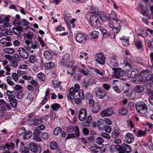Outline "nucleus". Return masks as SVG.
<instances>
[{
    "label": "nucleus",
    "mask_w": 153,
    "mask_h": 153,
    "mask_svg": "<svg viewBox=\"0 0 153 153\" xmlns=\"http://www.w3.org/2000/svg\"><path fill=\"white\" fill-rule=\"evenodd\" d=\"M113 14L115 15V17L111 18L113 21L114 23V28H113V31L115 33H118L120 29V25L121 22L117 17L116 13L114 11H113L111 13V15Z\"/></svg>",
    "instance_id": "nucleus-1"
},
{
    "label": "nucleus",
    "mask_w": 153,
    "mask_h": 153,
    "mask_svg": "<svg viewBox=\"0 0 153 153\" xmlns=\"http://www.w3.org/2000/svg\"><path fill=\"white\" fill-rule=\"evenodd\" d=\"M135 108L137 111L142 114H145L147 111V105L144 102L138 101L135 105Z\"/></svg>",
    "instance_id": "nucleus-2"
},
{
    "label": "nucleus",
    "mask_w": 153,
    "mask_h": 153,
    "mask_svg": "<svg viewBox=\"0 0 153 153\" xmlns=\"http://www.w3.org/2000/svg\"><path fill=\"white\" fill-rule=\"evenodd\" d=\"M140 76L143 80L151 81L153 82V77L152 73L148 70H143L140 73Z\"/></svg>",
    "instance_id": "nucleus-3"
},
{
    "label": "nucleus",
    "mask_w": 153,
    "mask_h": 153,
    "mask_svg": "<svg viewBox=\"0 0 153 153\" xmlns=\"http://www.w3.org/2000/svg\"><path fill=\"white\" fill-rule=\"evenodd\" d=\"M25 42L26 44L25 46V48L27 50L30 51L31 53L33 52V50L38 48L39 47V45L37 43H33V42L28 40H25Z\"/></svg>",
    "instance_id": "nucleus-4"
},
{
    "label": "nucleus",
    "mask_w": 153,
    "mask_h": 153,
    "mask_svg": "<svg viewBox=\"0 0 153 153\" xmlns=\"http://www.w3.org/2000/svg\"><path fill=\"white\" fill-rule=\"evenodd\" d=\"M116 149L119 153H124L125 152L129 153L131 151L130 147L126 144H123L121 146L118 145Z\"/></svg>",
    "instance_id": "nucleus-5"
},
{
    "label": "nucleus",
    "mask_w": 153,
    "mask_h": 153,
    "mask_svg": "<svg viewBox=\"0 0 153 153\" xmlns=\"http://www.w3.org/2000/svg\"><path fill=\"white\" fill-rule=\"evenodd\" d=\"M90 23L93 27L98 28L100 26L98 17L95 15H91L90 19Z\"/></svg>",
    "instance_id": "nucleus-6"
},
{
    "label": "nucleus",
    "mask_w": 153,
    "mask_h": 153,
    "mask_svg": "<svg viewBox=\"0 0 153 153\" xmlns=\"http://www.w3.org/2000/svg\"><path fill=\"white\" fill-rule=\"evenodd\" d=\"M94 92L96 97L101 99H104L106 93L102 89L99 87L96 88L94 90Z\"/></svg>",
    "instance_id": "nucleus-7"
},
{
    "label": "nucleus",
    "mask_w": 153,
    "mask_h": 153,
    "mask_svg": "<svg viewBox=\"0 0 153 153\" xmlns=\"http://www.w3.org/2000/svg\"><path fill=\"white\" fill-rule=\"evenodd\" d=\"M29 146L30 151L34 153H40L41 151V147L38 144L31 143L29 144Z\"/></svg>",
    "instance_id": "nucleus-8"
},
{
    "label": "nucleus",
    "mask_w": 153,
    "mask_h": 153,
    "mask_svg": "<svg viewBox=\"0 0 153 153\" xmlns=\"http://www.w3.org/2000/svg\"><path fill=\"white\" fill-rule=\"evenodd\" d=\"M105 58L104 54L101 53L97 54L95 56V61L101 65L105 63Z\"/></svg>",
    "instance_id": "nucleus-9"
},
{
    "label": "nucleus",
    "mask_w": 153,
    "mask_h": 153,
    "mask_svg": "<svg viewBox=\"0 0 153 153\" xmlns=\"http://www.w3.org/2000/svg\"><path fill=\"white\" fill-rule=\"evenodd\" d=\"M112 69L114 71L113 76L115 78H119V76H123L125 74V72L121 70V68L112 67Z\"/></svg>",
    "instance_id": "nucleus-10"
},
{
    "label": "nucleus",
    "mask_w": 153,
    "mask_h": 153,
    "mask_svg": "<svg viewBox=\"0 0 153 153\" xmlns=\"http://www.w3.org/2000/svg\"><path fill=\"white\" fill-rule=\"evenodd\" d=\"M108 62L110 66L117 67L118 66L117 56H111L108 58Z\"/></svg>",
    "instance_id": "nucleus-11"
},
{
    "label": "nucleus",
    "mask_w": 153,
    "mask_h": 153,
    "mask_svg": "<svg viewBox=\"0 0 153 153\" xmlns=\"http://www.w3.org/2000/svg\"><path fill=\"white\" fill-rule=\"evenodd\" d=\"M18 52L21 57L23 59H26L29 56L28 53L23 47H20L19 48Z\"/></svg>",
    "instance_id": "nucleus-12"
},
{
    "label": "nucleus",
    "mask_w": 153,
    "mask_h": 153,
    "mask_svg": "<svg viewBox=\"0 0 153 153\" xmlns=\"http://www.w3.org/2000/svg\"><path fill=\"white\" fill-rule=\"evenodd\" d=\"M75 39L76 41L81 43L85 42V37L84 35L81 33H78L75 34Z\"/></svg>",
    "instance_id": "nucleus-13"
},
{
    "label": "nucleus",
    "mask_w": 153,
    "mask_h": 153,
    "mask_svg": "<svg viewBox=\"0 0 153 153\" xmlns=\"http://www.w3.org/2000/svg\"><path fill=\"white\" fill-rule=\"evenodd\" d=\"M113 112V108H109L102 111L100 114L102 117H108L111 116Z\"/></svg>",
    "instance_id": "nucleus-14"
},
{
    "label": "nucleus",
    "mask_w": 153,
    "mask_h": 153,
    "mask_svg": "<svg viewBox=\"0 0 153 153\" xmlns=\"http://www.w3.org/2000/svg\"><path fill=\"white\" fill-rule=\"evenodd\" d=\"M134 136L131 133H127L125 136V141L128 143H132L134 141Z\"/></svg>",
    "instance_id": "nucleus-15"
},
{
    "label": "nucleus",
    "mask_w": 153,
    "mask_h": 153,
    "mask_svg": "<svg viewBox=\"0 0 153 153\" xmlns=\"http://www.w3.org/2000/svg\"><path fill=\"white\" fill-rule=\"evenodd\" d=\"M139 74L138 71L136 69H132L128 71L127 72V76L128 77L133 79L137 76Z\"/></svg>",
    "instance_id": "nucleus-16"
},
{
    "label": "nucleus",
    "mask_w": 153,
    "mask_h": 153,
    "mask_svg": "<svg viewBox=\"0 0 153 153\" xmlns=\"http://www.w3.org/2000/svg\"><path fill=\"white\" fill-rule=\"evenodd\" d=\"M87 116V113L86 110L83 108H82L79 111L78 118L79 120L82 121L85 120Z\"/></svg>",
    "instance_id": "nucleus-17"
},
{
    "label": "nucleus",
    "mask_w": 153,
    "mask_h": 153,
    "mask_svg": "<svg viewBox=\"0 0 153 153\" xmlns=\"http://www.w3.org/2000/svg\"><path fill=\"white\" fill-rule=\"evenodd\" d=\"M41 122V119H37L35 118H33L32 120H29L28 121V124L30 125L37 126L40 124Z\"/></svg>",
    "instance_id": "nucleus-18"
},
{
    "label": "nucleus",
    "mask_w": 153,
    "mask_h": 153,
    "mask_svg": "<svg viewBox=\"0 0 153 153\" xmlns=\"http://www.w3.org/2000/svg\"><path fill=\"white\" fill-rule=\"evenodd\" d=\"M75 90L74 87H72L70 88L69 90V94H67V98L71 100L73 99L74 98V96L75 94Z\"/></svg>",
    "instance_id": "nucleus-19"
},
{
    "label": "nucleus",
    "mask_w": 153,
    "mask_h": 153,
    "mask_svg": "<svg viewBox=\"0 0 153 153\" xmlns=\"http://www.w3.org/2000/svg\"><path fill=\"white\" fill-rule=\"evenodd\" d=\"M69 54L67 53H65L62 58L61 63L63 65H66L69 61Z\"/></svg>",
    "instance_id": "nucleus-20"
},
{
    "label": "nucleus",
    "mask_w": 153,
    "mask_h": 153,
    "mask_svg": "<svg viewBox=\"0 0 153 153\" xmlns=\"http://www.w3.org/2000/svg\"><path fill=\"white\" fill-rule=\"evenodd\" d=\"M122 63H123L124 67H128L129 68H132V63L129 59L125 58Z\"/></svg>",
    "instance_id": "nucleus-21"
},
{
    "label": "nucleus",
    "mask_w": 153,
    "mask_h": 153,
    "mask_svg": "<svg viewBox=\"0 0 153 153\" xmlns=\"http://www.w3.org/2000/svg\"><path fill=\"white\" fill-rule=\"evenodd\" d=\"M20 151L22 153H29V149L28 148L24 146L22 142L21 143V145L19 147Z\"/></svg>",
    "instance_id": "nucleus-22"
},
{
    "label": "nucleus",
    "mask_w": 153,
    "mask_h": 153,
    "mask_svg": "<svg viewBox=\"0 0 153 153\" xmlns=\"http://www.w3.org/2000/svg\"><path fill=\"white\" fill-rule=\"evenodd\" d=\"M122 84H120V86L118 87L117 86H113V89L114 91L117 93H120L124 89V87Z\"/></svg>",
    "instance_id": "nucleus-23"
},
{
    "label": "nucleus",
    "mask_w": 153,
    "mask_h": 153,
    "mask_svg": "<svg viewBox=\"0 0 153 153\" xmlns=\"http://www.w3.org/2000/svg\"><path fill=\"white\" fill-rule=\"evenodd\" d=\"M14 33L16 35H19L20 34L21 32L23 31L21 26L13 27L12 29Z\"/></svg>",
    "instance_id": "nucleus-24"
},
{
    "label": "nucleus",
    "mask_w": 153,
    "mask_h": 153,
    "mask_svg": "<svg viewBox=\"0 0 153 153\" xmlns=\"http://www.w3.org/2000/svg\"><path fill=\"white\" fill-rule=\"evenodd\" d=\"M14 92V91H12L9 90H7L6 91V95L7 99H8V100L15 98V94H14L13 93Z\"/></svg>",
    "instance_id": "nucleus-25"
},
{
    "label": "nucleus",
    "mask_w": 153,
    "mask_h": 153,
    "mask_svg": "<svg viewBox=\"0 0 153 153\" xmlns=\"http://www.w3.org/2000/svg\"><path fill=\"white\" fill-rule=\"evenodd\" d=\"M22 21L23 23L21 26L22 29H23L26 30L28 29L29 27L28 25L29 22L25 19H22Z\"/></svg>",
    "instance_id": "nucleus-26"
},
{
    "label": "nucleus",
    "mask_w": 153,
    "mask_h": 153,
    "mask_svg": "<svg viewBox=\"0 0 153 153\" xmlns=\"http://www.w3.org/2000/svg\"><path fill=\"white\" fill-rule=\"evenodd\" d=\"M0 149L3 151L4 152L9 151L10 146L7 143L2 144L0 146Z\"/></svg>",
    "instance_id": "nucleus-27"
},
{
    "label": "nucleus",
    "mask_w": 153,
    "mask_h": 153,
    "mask_svg": "<svg viewBox=\"0 0 153 153\" xmlns=\"http://www.w3.org/2000/svg\"><path fill=\"white\" fill-rule=\"evenodd\" d=\"M44 56L45 59L49 60H51L52 59L51 53L48 51H45L44 53Z\"/></svg>",
    "instance_id": "nucleus-28"
},
{
    "label": "nucleus",
    "mask_w": 153,
    "mask_h": 153,
    "mask_svg": "<svg viewBox=\"0 0 153 153\" xmlns=\"http://www.w3.org/2000/svg\"><path fill=\"white\" fill-rule=\"evenodd\" d=\"M100 106L98 104L94 105L92 109V112L93 113L96 114L98 113L100 110Z\"/></svg>",
    "instance_id": "nucleus-29"
},
{
    "label": "nucleus",
    "mask_w": 153,
    "mask_h": 153,
    "mask_svg": "<svg viewBox=\"0 0 153 153\" xmlns=\"http://www.w3.org/2000/svg\"><path fill=\"white\" fill-rule=\"evenodd\" d=\"M134 90L137 93H141L143 91L144 88L142 85H137L134 88Z\"/></svg>",
    "instance_id": "nucleus-30"
},
{
    "label": "nucleus",
    "mask_w": 153,
    "mask_h": 153,
    "mask_svg": "<svg viewBox=\"0 0 153 153\" xmlns=\"http://www.w3.org/2000/svg\"><path fill=\"white\" fill-rule=\"evenodd\" d=\"M100 17L101 20L104 22H106L110 18L108 16H106V14L103 12H102L100 13Z\"/></svg>",
    "instance_id": "nucleus-31"
},
{
    "label": "nucleus",
    "mask_w": 153,
    "mask_h": 153,
    "mask_svg": "<svg viewBox=\"0 0 153 153\" xmlns=\"http://www.w3.org/2000/svg\"><path fill=\"white\" fill-rule=\"evenodd\" d=\"M118 111L119 114L123 115H126L128 113L127 110L124 107L119 108Z\"/></svg>",
    "instance_id": "nucleus-32"
},
{
    "label": "nucleus",
    "mask_w": 153,
    "mask_h": 153,
    "mask_svg": "<svg viewBox=\"0 0 153 153\" xmlns=\"http://www.w3.org/2000/svg\"><path fill=\"white\" fill-rule=\"evenodd\" d=\"M31 136V132L30 131H25L24 134L22 136V138L24 140H27L30 138Z\"/></svg>",
    "instance_id": "nucleus-33"
},
{
    "label": "nucleus",
    "mask_w": 153,
    "mask_h": 153,
    "mask_svg": "<svg viewBox=\"0 0 153 153\" xmlns=\"http://www.w3.org/2000/svg\"><path fill=\"white\" fill-rule=\"evenodd\" d=\"M5 53L9 54H12L14 52V50L13 48H6L3 49Z\"/></svg>",
    "instance_id": "nucleus-34"
},
{
    "label": "nucleus",
    "mask_w": 153,
    "mask_h": 153,
    "mask_svg": "<svg viewBox=\"0 0 153 153\" xmlns=\"http://www.w3.org/2000/svg\"><path fill=\"white\" fill-rule=\"evenodd\" d=\"M141 13L144 16H146L148 18L151 19V14H149V10L146 9L145 10H143L142 11Z\"/></svg>",
    "instance_id": "nucleus-35"
},
{
    "label": "nucleus",
    "mask_w": 153,
    "mask_h": 153,
    "mask_svg": "<svg viewBox=\"0 0 153 153\" xmlns=\"http://www.w3.org/2000/svg\"><path fill=\"white\" fill-rule=\"evenodd\" d=\"M120 134L119 131L117 129L113 130L111 133V137L113 138H116L118 137Z\"/></svg>",
    "instance_id": "nucleus-36"
},
{
    "label": "nucleus",
    "mask_w": 153,
    "mask_h": 153,
    "mask_svg": "<svg viewBox=\"0 0 153 153\" xmlns=\"http://www.w3.org/2000/svg\"><path fill=\"white\" fill-rule=\"evenodd\" d=\"M54 65V62H50L48 63H46L45 64V68L47 70H50Z\"/></svg>",
    "instance_id": "nucleus-37"
},
{
    "label": "nucleus",
    "mask_w": 153,
    "mask_h": 153,
    "mask_svg": "<svg viewBox=\"0 0 153 153\" xmlns=\"http://www.w3.org/2000/svg\"><path fill=\"white\" fill-rule=\"evenodd\" d=\"M8 101L10 103L11 105L13 108L16 107L17 105V100L15 98L8 100Z\"/></svg>",
    "instance_id": "nucleus-38"
},
{
    "label": "nucleus",
    "mask_w": 153,
    "mask_h": 153,
    "mask_svg": "<svg viewBox=\"0 0 153 153\" xmlns=\"http://www.w3.org/2000/svg\"><path fill=\"white\" fill-rule=\"evenodd\" d=\"M37 76L40 82H43L45 79V76L44 74L42 73H39L37 74Z\"/></svg>",
    "instance_id": "nucleus-39"
},
{
    "label": "nucleus",
    "mask_w": 153,
    "mask_h": 153,
    "mask_svg": "<svg viewBox=\"0 0 153 153\" xmlns=\"http://www.w3.org/2000/svg\"><path fill=\"white\" fill-rule=\"evenodd\" d=\"M100 30L101 31L102 33L103 37L106 38L109 36L110 35V33L108 32L106 30L103 28H100Z\"/></svg>",
    "instance_id": "nucleus-40"
},
{
    "label": "nucleus",
    "mask_w": 153,
    "mask_h": 153,
    "mask_svg": "<svg viewBox=\"0 0 153 153\" xmlns=\"http://www.w3.org/2000/svg\"><path fill=\"white\" fill-rule=\"evenodd\" d=\"M99 35V32L95 30L93 31L90 34V35L93 39H96L97 38Z\"/></svg>",
    "instance_id": "nucleus-41"
},
{
    "label": "nucleus",
    "mask_w": 153,
    "mask_h": 153,
    "mask_svg": "<svg viewBox=\"0 0 153 153\" xmlns=\"http://www.w3.org/2000/svg\"><path fill=\"white\" fill-rule=\"evenodd\" d=\"M134 43L136 47L138 49H140L142 47V42L141 40L134 41Z\"/></svg>",
    "instance_id": "nucleus-42"
},
{
    "label": "nucleus",
    "mask_w": 153,
    "mask_h": 153,
    "mask_svg": "<svg viewBox=\"0 0 153 153\" xmlns=\"http://www.w3.org/2000/svg\"><path fill=\"white\" fill-rule=\"evenodd\" d=\"M110 17V18H109L107 20V25L108 27H111L113 30V28H114V23L113 22H112V19H111V18H112L111 15Z\"/></svg>",
    "instance_id": "nucleus-43"
},
{
    "label": "nucleus",
    "mask_w": 153,
    "mask_h": 153,
    "mask_svg": "<svg viewBox=\"0 0 153 153\" xmlns=\"http://www.w3.org/2000/svg\"><path fill=\"white\" fill-rule=\"evenodd\" d=\"M50 147L52 150L56 149L58 148L57 144L55 141H52L51 143Z\"/></svg>",
    "instance_id": "nucleus-44"
},
{
    "label": "nucleus",
    "mask_w": 153,
    "mask_h": 153,
    "mask_svg": "<svg viewBox=\"0 0 153 153\" xmlns=\"http://www.w3.org/2000/svg\"><path fill=\"white\" fill-rule=\"evenodd\" d=\"M29 60L30 63L33 64L35 63L37 61L36 56L33 55H31L30 56Z\"/></svg>",
    "instance_id": "nucleus-45"
},
{
    "label": "nucleus",
    "mask_w": 153,
    "mask_h": 153,
    "mask_svg": "<svg viewBox=\"0 0 153 153\" xmlns=\"http://www.w3.org/2000/svg\"><path fill=\"white\" fill-rule=\"evenodd\" d=\"M71 19L70 15L68 13H65L64 15V20L65 22L67 24Z\"/></svg>",
    "instance_id": "nucleus-46"
},
{
    "label": "nucleus",
    "mask_w": 153,
    "mask_h": 153,
    "mask_svg": "<svg viewBox=\"0 0 153 153\" xmlns=\"http://www.w3.org/2000/svg\"><path fill=\"white\" fill-rule=\"evenodd\" d=\"M60 107V105L57 103L52 104L51 105V108L54 111H57L58 110Z\"/></svg>",
    "instance_id": "nucleus-47"
},
{
    "label": "nucleus",
    "mask_w": 153,
    "mask_h": 153,
    "mask_svg": "<svg viewBox=\"0 0 153 153\" xmlns=\"http://www.w3.org/2000/svg\"><path fill=\"white\" fill-rule=\"evenodd\" d=\"M61 132V129L60 127L55 128L53 131V134L55 135H58Z\"/></svg>",
    "instance_id": "nucleus-48"
},
{
    "label": "nucleus",
    "mask_w": 153,
    "mask_h": 153,
    "mask_svg": "<svg viewBox=\"0 0 153 153\" xmlns=\"http://www.w3.org/2000/svg\"><path fill=\"white\" fill-rule=\"evenodd\" d=\"M14 94L17 96L18 99H21L22 97L23 93L21 91H19L18 92L15 91Z\"/></svg>",
    "instance_id": "nucleus-49"
},
{
    "label": "nucleus",
    "mask_w": 153,
    "mask_h": 153,
    "mask_svg": "<svg viewBox=\"0 0 153 153\" xmlns=\"http://www.w3.org/2000/svg\"><path fill=\"white\" fill-rule=\"evenodd\" d=\"M25 132V128L24 127H21L18 131V133L20 136L24 135Z\"/></svg>",
    "instance_id": "nucleus-50"
},
{
    "label": "nucleus",
    "mask_w": 153,
    "mask_h": 153,
    "mask_svg": "<svg viewBox=\"0 0 153 153\" xmlns=\"http://www.w3.org/2000/svg\"><path fill=\"white\" fill-rule=\"evenodd\" d=\"M90 149L91 150L93 151V152H96L97 153H98V152L100 150V148L96 146H91V147Z\"/></svg>",
    "instance_id": "nucleus-51"
},
{
    "label": "nucleus",
    "mask_w": 153,
    "mask_h": 153,
    "mask_svg": "<svg viewBox=\"0 0 153 153\" xmlns=\"http://www.w3.org/2000/svg\"><path fill=\"white\" fill-rule=\"evenodd\" d=\"M146 134V132L145 131L141 130L140 129L138 130L137 133V136L141 137L144 136Z\"/></svg>",
    "instance_id": "nucleus-52"
},
{
    "label": "nucleus",
    "mask_w": 153,
    "mask_h": 153,
    "mask_svg": "<svg viewBox=\"0 0 153 153\" xmlns=\"http://www.w3.org/2000/svg\"><path fill=\"white\" fill-rule=\"evenodd\" d=\"M11 76L14 81L15 82L18 81V80L19 76L16 73H12Z\"/></svg>",
    "instance_id": "nucleus-53"
},
{
    "label": "nucleus",
    "mask_w": 153,
    "mask_h": 153,
    "mask_svg": "<svg viewBox=\"0 0 153 153\" xmlns=\"http://www.w3.org/2000/svg\"><path fill=\"white\" fill-rule=\"evenodd\" d=\"M123 95L128 97H131L132 94L130 91L128 90H125L123 91Z\"/></svg>",
    "instance_id": "nucleus-54"
},
{
    "label": "nucleus",
    "mask_w": 153,
    "mask_h": 153,
    "mask_svg": "<svg viewBox=\"0 0 153 153\" xmlns=\"http://www.w3.org/2000/svg\"><path fill=\"white\" fill-rule=\"evenodd\" d=\"M74 133L76 137H78L80 135L79 128L77 126H75L74 127Z\"/></svg>",
    "instance_id": "nucleus-55"
},
{
    "label": "nucleus",
    "mask_w": 153,
    "mask_h": 153,
    "mask_svg": "<svg viewBox=\"0 0 153 153\" xmlns=\"http://www.w3.org/2000/svg\"><path fill=\"white\" fill-rule=\"evenodd\" d=\"M10 76H7V84L10 86H13L15 85L14 82L10 80V79L9 78H10Z\"/></svg>",
    "instance_id": "nucleus-56"
},
{
    "label": "nucleus",
    "mask_w": 153,
    "mask_h": 153,
    "mask_svg": "<svg viewBox=\"0 0 153 153\" xmlns=\"http://www.w3.org/2000/svg\"><path fill=\"white\" fill-rule=\"evenodd\" d=\"M53 86L54 88H59L60 87V82H57L56 81H52Z\"/></svg>",
    "instance_id": "nucleus-57"
},
{
    "label": "nucleus",
    "mask_w": 153,
    "mask_h": 153,
    "mask_svg": "<svg viewBox=\"0 0 153 153\" xmlns=\"http://www.w3.org/2000/svg\"><path fill=\"white\" fill-rule=\"evenodd\" d=\"M92 120V117L91 115H89L86 119L85 123L87 124L86 125H89Z\"/></svg>",
    "instance_id": "nucleus-58"
},
{
    "label": "nucleus",
    "mask_w": 153,
    "mask_h": 153,
    "mask_svg": "<svg viewBox=\"0 0 153 153\" xmlns=\"http://www.w3.org/2000/svg\"><path fill=\"white\" fill-rule=\"evenodd\" d=\"M79 97L80 99L82 100H84V95L83 93V91L82 90H80L78 93Z\"/></svg>",
    "instance_id": "nucleus-59"
},
{
    "label": "nucleus",
    "mask_w": 153,
    "mask_h": 153,
    "mask_svg": "<svg viewBox=\"0 0 153 153\" xmlns=\"http://www.w3.org/2000/svg\"><path fill=\"white\" fill-rule=\"evenodd\" d=\"M122 42L123 44L125 46H128L129 44L128 39L127 38L122 39Z\"/></svg>",
    "instance_id": "nucleus-60"
},
{
    "label": "nucleus",
    "mask_w": 153,
    "mask_h": 153,
    "mask_svg": "<svg viewBox=\"0 0 153 153\" xmlns=\"http://www.w3.org/2000/svg\"><path fill=\"white\" fill-rule=\"evenodd\" d=\"M22 89V87L19 85H16L13 88L14 92L15 91L19 92L20 91V90Z\"/></svg>",
    "instance_id": "nucleus-61"
},
{
    "label": "nucleus",
    "mask_w": 153,
    "mask_h": 153,
    "mask_svg": "<svg viewBox=\"0 0 153 153\" xmlns=\"http://www.w3.org/2000/svg\"><path fill=\"white\" fill-rule=\"evenodd\" d=\"M94 72L102 76L104 74V72L97 68L94 69Z\"/></svg>",
    "instance_id": "nucleus-62"
},
{
    "label": "nucleus",
    "mask_w": 153,
    "mask_h": 153,
    "mask_svg": "<svg viewBox=\"0 0 153 153\" xmlns=\"http://www.w3.org/2000/svg\"><path fill=\"white\" fill-rule=\"evenodd\" d=\"M11 65L14 68H16L18 66V63L16 60H12L11 62Z\"/></svg>",
    "instance_id": "nucleus-63"
},
{
    "label": "nucleus",
    "mask_w": 153,
    "mask_h": 153,
    "mask_svg": "<svg viewBox=\"0 0 153 153\" xmlns=\"http://www.w3.org/2000/svg\"><path fill=\"white\" fill-rule=\"evenodd\" d=\"M40 132V131L36 127L34 130V136H39Z\"/></svg>",
    "instance_id": "nucleus-64"
}]
</instances>
